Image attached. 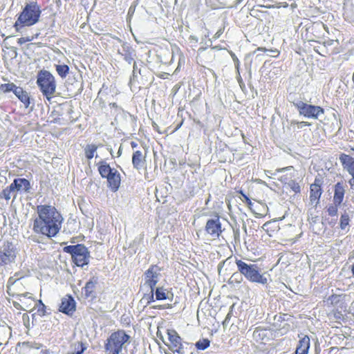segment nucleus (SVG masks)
I'll list each match as a JSON object with an SVG mask.
<instances>
[{"mask_svg":"<svg viewBox=\"0 0 354 354\" xmlns=\"http://www.w3.org/2000/svg\"><path fill=\"white\" fill-rule=\"evenodd\" d=\"M243 198H245V202L247 203L248 206L251 208V206L252 205V203L251 202V201L249 199V198L243 194Z\"/></svg>","mask_w":354,"mask_h":354,"instance_id":"79ce46f5","label":"nucleus"},{"mask_svg":"<svg viewBox=\"0 0 354 354\" xmlns=\"http://www.w3.org/2000/svg\"><path fill=\"white\" fill-rule=\"evenodd\" d=\"M243 0H236V3H241Z\"/></svg>","mask_w":354,"mask_h":354,"instance_id":"bf43d9fd","label":"nucleus"},{"mask_svg":"<svg viewBox=\"0 0 354 354\" xmlns=\"http://www.w3.org/2000/svg\"><path fill=\"white\" fill-rule=\"evenodd\" d=\"M112 169L113 168L104 160H101L98 163V171L102 178L109 176Z\"/></svg>","mask_w":354,"mask_h":354,"instance_id":"a878e982","label":"nucleus"},{"mask_svg":"<svg viewBox=\"0 0 354 354\" xmlns=\"http://www.w3.org/2000/svg\"><path fill=\"white\" fill-rule=\"evenodd\" d=\"M310 124L308 122H298L296 120H290L289 122L288 129L292 130L293 131H297L300 129H302L305 127L310 126Z\"/></svg>","mask_w":354,"mask_h":354,"instance_id":"cd10ccee","label":"nucleus"},{"mask_svg":"<svg viewBox=\"0 0 354 354\" xmlns=\"http://www.w3.org/2000/svg\"><path fill=\"white\" fill-rule=\"evenodd\" d=\"M232 58L234 62H235V66L237 69H239V61L238 58L234 55V54L232 55Z\"/></svg>","mask_w":354,"mask_h":354,"instance_id":"c03bdc74","label":"nucleus"},{"mask_svg":"<svg viewBox=\"0 0 354 354\" xmlns=\"http://www.w3.org/2000/svg\"><path fill=\"white\" fill-rule=\"evenodd\" d=\"M169 344H166L170 350L174 353L182 354L183 347L181 343V338L174 330H167Z\"/></svg>","mask_w":354,"mask_h":354,"instance_id":"9d476101","label":"nucleus"},{"mask_svg":"<svg viewBox=\"0 0 354 354\" xmlns=\"http://www.w3.org/2000/svg\"><path fill=\"white\" fill-rule=\"evenodd\" d=\"M189 41H190L191 42H193V41H194V42H195V43H197V42H198V39L197 37H196V36H194V35H191V36L189 37Z\"/></svg>","mask_w":354,"mask_h":354,"instance_id":"09e8293b","label":"nucleus"},{"mask_svg":"<svg viewBox=\"0 0 354 354\" xmlns=\"http://www.w3.org/2000/svg\"><path fill=\"white\" fill-rule=\"evenodd\" d=\"M153 309H165L167 308H169V305H158V306H153L151 307Z\"/></svg>","mask_w":354,"mask_h":354,"instance_id":"37998d69","label":"nucleus"},{"mask_svg":"<svg viewBox=\"0 0 354 354\" xmlns=\"http://www.w3.org/2000/svg\"><path fill=\"white\" fill-rule=\"evenodd\" d=\"M205 230L212 236L218 237L222 232L219 217L216 216L214 218L209 219L205 225Z\"/></svg>","mask_w":354,"mask_h":354,"instance_id":"ddd939ff","label":"nucleus"},{"mask_svg":"<svg viewBox=\"0 0 354 354\" xmlns=\"http://www.w3.org/2000/svg\"><path fill=\"white\" fill-rule=\"evenodd\" d=\"M160 275V268L156 265L151 266L145 272V284L153 290Z\"/></svg>","mask_w":354,"mask_h":354,"instance_id":"1a4fd4ad","label":"nucleus"},{"mask_svg":"<svg viewBox=\"0 0 354 354\" xmlns=\"http://www.w3.org/2000/svg\"><path fill=\"white\" fill-rule=\"evenodd\" d=\"M223 34V30L221 29L218 30L214 36V39H218Z\"/></svg>","mask_w":354,"mask_h":354,"instance_id":"de8ad7c7","label":"nucleus"},{"mask_svg":"<svg viewBox=\"0 0 354 354\" xmlns=\"http://www.w3.org/2000/svg\"><path fill=\"white\" fill-rule=\"evenodd\" d=\"M75 310V301L71 296L64 297L59 306V310L66 314L73 313Z\"/></svg>","mask_w":354,"mask_h":354,"instance_id":"4468645a","label":"nucleus"},{"mask_svg":"<svg viewBox=\"0 0 354 354\" xmlns=\"http://www.w3.org/2000/svg\"><path fill=\"white\" fill-rule=\"evenodd\" d=\"M210 345V341L207 339H202L198 340L195 346L198 350H205Z\"/></svg>","mask_w":354,"mask_h":354,"instance_id":"7c9ffc66","label":"nucleus"},{"mask_svg":"<svg viewBox=\"0 0 354 354\" xmlns=\"http://www.w3.org/2000/svg\"><path fill=\"white\" fill-rule=\"evenodd\" d=\"M287 180H288L287 177L282 176L281 178V181L287 184L288 187H290L295 193L297 194V193L300 192V191H301L300 186L298 183H297L294 180H290L288 182H287Z\"/></svg>","mask_w":354,"mask_h":354,"instance_id":"bb28decb","label":"nucleus"},{"mask_svg":"<svg viewBox=\"0 0 354 354\" xmlns=\"http://www.w3.org/2000/svg\"><path fill=\"white\" fill-rule=\"evenodd\" d=\"M350 270L351 271L353 277H354V263L350 266Z\"/></svg>","mask_w":354,"mask_h":354,"instance_id":"8fccbe9b","label":"nucleus"},{"mask_svg":"<svg viewBox=\"0 0 354 354\" xmlns=\"http://www.w3.org/2000/svg\"><path fill=\"white\" fill-rule=\"evenodd\" d=\"M30 346L35 349H39L42 346V344L37 342H31L30 343Z\"/></svg>","mask_w":354,"mask_h":354,"instance_id":"ea45409f","label":"nucleus"},{"mask_svg":"<svg viewBox=\"0 0 354 354\" xmlns=\"http://www.w3.org/2000/svg\"><path fill=\"white\" fill-rule=\"evenodd\" d=\"M236 264L239 272L251 282L265 285L268 283V279L263 274H261L259 267L256 264H248L240 260H236Z\"/></svg>","mask_w":354,"mask_h":354,"instance_id":"7ed1b4c3","label":"nucleus"},{"mask_svg":"<svg viewBox=\"0 0 354 354\" xmlns=\"http://www.w3.org/2000/svg\"><path fill=\"white\" fill-rule=\"evenodd\" d=\"M293 104L298 109L299 114L306 118L316 119L320 114L324 113V109L322 107L308 104L301 100L294 102Z\"/></svg>","mask_w":354,"mask_h":354,"instance_id":"0eeeda50","label":"nucleus"},{"mask_svg":"<svg viewBox=\"0 0 354 354\" xmlns=\"http://www.w3.org/2000/svg\"><path fill=\"white\" fill-rule=\"evenodd\" d=\"M155 295L157 300L171 299L173 297V294L163 287L157 288L155 291Z\"/></svg>","mask_w":354,"mask_h":354,"instance_id":"b1692460","label":"nucleus"},{"mask_svg":"<svg viewBox=\"0 0 354 354\" xmlns=\"http://www.w3.org/2000/svg\"><path fill=\"white\" fill-rule=\"evenodd\" d=\"M129 338L123 330L113 333L105 344L106 351L110 354H120L122 347L129 342Z\"/></svg>","mask_w":354,"mask_h":354,"instance_id":"39448f33","label":"nucleus"},{"mask_svg":"<svg viewBox=\"0 0 354 354\" xmlns=\"http://www.w3.org/2000/svg\"><path fill=\"white\" fill-rule=\"evenodd\" d=\"M339 205H335V203L333 205H330L327 208V212L328 215L330 216H337V211H338V207Z\"/></svg>","mask_w":354,"mask_h":354,"instance_id":"f704fd0d","label":"nucleus"},{"mask_svg":"<svg viewBox=\"0 0 354 354\" xmlns=\"http://www.w3.org/2000/svg\"><path fill=\"white\" fill-rule=\"evenodd\" d=\"M16 185L17 184L15 185V180H14L8 187H6L12 192V194H13L14 198H16L17 192H19L18 190H17Z\"/></svg>","mask_w":354,"mask_h":354,"instance_id":"e433bc0d","label":"nucleus"},{"mask_svg":"<svg viewBox=\"0 0 354 354\" xmlns=\"http://www.w3.org/2000/svg\"><path fill=\"white\" fill-rule=\"evenodd\" d=\"M40 7L36 2L27 3L19 14L15 23V27L18 30L19 27L31 26L37 24L41 15Z\"/></svg>","mask_w":354,"mask_h":354,"instance_id":"f03ea898","label":"nucleus"},{"mask_svg":"<svg viewBox=\"0 0 354 354\" xmlns=\"http://www.w3.org/2000/svg\"><path fill=\"white\" fill-rule=\"evenodd\" d=\"M238 80H239V82L240 84V86H241V84H243L241 78L240 77Z\"/></svg>","mask_w":354,"mask_h":354,"instance_id":"4d7b16f0","label":"nucleus"},{"mask_svg":"<svg viewBox=\"0 0 354 354\" xmlns=\"http://www.w3.org/2000/svg\"><path fill=\"white\" fill-rule=\"evenodd\" d=\"M131 145L133 148H134L136 147L138 145L135 142H131Z\"/></svg>","mask_w":354,"mask_h":354,"instance_id":"3c124183","label":"nucleus"},{"mask_svg":"<svg viewBox=\"0 0 354 354\" xmlns=\"http://www.w3.org/2000/svg\"><path fill=\"white\" fill-rule=\"evenodd\" d=\"M37 84L42 94L50 100L55 93V77L48 71L41 70L37 74Z\"/></svg>","mask_w":354,"mask_h":354,"instance_id":"20e7f679","label":"nucleus"},{"mask_svg":"<svg viewBox=\"0 0 354 354\" xmlns=\"http://www.w3.org/2000/svg\"><path fill=\"white\" fill-rule=\"evenodd\" d=\"M14 94L17 98L25 105L26 108H28L30 104V97L28 93L23 90L22 88L17 86L15 89Z\"/></svg>","mask_w":354,"mask_h":354,"instance_id":"412c9836","label":"nucleus"},{"mask_svg":"<svg viewBox=\"0 0 354 354\" xmlns=\"http://www.w3.org/2000/svg\"><path fill=\"white\" fill-rule=\"evenodd\" d=\"M87 348L85 344L80 342H75L71 344L70 348L66 354H82Z\"/></svg>","mask_w":354,"mask_h":354,"instance_id":"4be33fe9","label":"nucleus"},{"mask_svg":"<svg viewBox=\"0 0 354 354\" xmlns=\"http://www.w3.org/2000/svg\"><path fill=\"white\" fill-rule=\"evenodd\" d=\"M12 196H13V194L7 188H5L0 194V197L2 198H5L6 201L10 200Z\"/></svg>","mask_w":354,"mask_h":354,"instance_id":"c9c22d12","label":"nucleus"},{"mask_svg":"<svg viewBox=\"0 0 354 354\" xmlns=\"http://www.w3.org/2000/svg\"><path fill=\"white\" fill-rule=\"evenodd\" d=\"M42 353H43V354H49V352L47 350L42 351Z\"/></svg>","mask_w":354,"mask_h":354,"instance_id":"13d9d810","label":"nucleus"},{"mask_svg":"<svg viewBox=\"0 0 354 354\" xmlns=\"http://www.w3.org/2000/svg\"><path fill=\"white\" fill-rule=\"evenodd\" d=\"M349 223V216L346 212L342 214L340 218V227L342 230H344Z\"/></svg>","mask_w":354,"mask_h":354,"instance_id":"473e14b6","label":"nucleus"},{"mask_svg":"<svg viewBox=\"0 0 354 354\" xmlns=\"http://www.w3.org/2000/svg\"><path fill=\"white\" fill-rule=\"evenodd\" d=\"M118 53L129 64L133 62L134 50L129 44H123L121 48L118 49Z\"/></svg>","mask_w":354,"mask_h":354,"instance_id":"2eb2a0df","label":"nucleus"},{"mask_svg":"<svg viewBox=\"0 0 354 354\" xmlns=\"http://www.w3.org/2000/svg\"><path fill=\"white\" fill-rule=\"evenodd\" d=\"M344 194L345 189L344 185L340 183H337L335 185L333 203L337 205H339L343 201Z\"/></svg>","mask_w":354,"mask_h":354,"instance_id":"a211bd4d","label":"nucleus"},{"mask_svg":"<svg viewBox=\"0 0 354 354\" xmlns=\"http://www.w3.org/2000/svg\"><path fill=\"white\" fill-rule=\"evenodd\" d=\"M145 158L146 156L143 155L142 151L139 150L134 151L132 156V164L133 167L137 170L143 168L146 162Z\"/></svg>","mask_w":354,"mask_h":354,"instance_id":"dca6fc26","label":"nucleus"},{"mask_svg":"<svg viewBox=\"0 0 354 354\" xmlns=\"http://www.w3.org/2000/svg\"><path fill=\"white\" fill-rule=\"evenodd\" d=\"M322 189L319 184L317 183V180L310 185V199L312 203L315 201L316 204L322 195Z\"/></svg>","mask_w":354,"mask_h":354,"instance_id":"6ab92c4d","label":"nucleus"},{"mask_svg":"<svg viewBox=\"0 0 354 354\" xmlns=\"http://www.w3.org/2000/svg\"><path fill=\"white\" fill-rule=\"evenodd\" d=\"M137 76V66L136 62L133 64V77L131 78V82H132L135 77Z\"/></svg>","mask_w":354,"mask_h":354,"instance_id":"58836bf2","label":"nucleus"},{"mask_svg":"<svg viewBox=\"0 0 354 354\" xmlns=\"http://www.w3.org/2000/svg\"><path fill=\"white\" fill-rule=\"evenodd\" d=\"M118 153L119 156L121 154V149L120 148L119 149Z\"/></svg>","mask_w":354,"mask_h":354,"instance_id":"052dcab7","label":"nucleus"},{"mask_svg":"<svg viewBox=\"0 0 354 354\" xmlns=\"http://www.w3.org/2000/svg\"><path fill=\"white\" fill-rule=\"evenodd\" d=\"M120 175L118 171L117 173H115V174L112 175V177L108 180V184L110 189L115 192L118 189L120 185Z\"/></svg>","mask_w":354,"mask_h":354,"instance_id":"393cba45","label":"nucleus"},{"mask_svg":"<svg viewBox=\"0 0 354 354\" xmlns=\"http://www.w3.org/2000/svg\"><path fill=\"white\" fill-rule=\"evenodd\" d=\"M97 147L95 145H86L84 151L85 156L87 159L90 160L94 157V154L96 152Z\"/></svg>","mask_w":354,"mask_h":354,"instance_id":"c756f323","label":"nucleus"},{"mask_svg":"<svg viewBox=\"0 0 354 354\" xmlns=\"http://www.w3.org/2000/svg\"><path fill=\"white\" fill-rule=\"evenodd\" d=\"M17 86L14 83L2 84L0 85V90L4 93L12 91L15 92V89Z\"/></svg>","mask_w":354,"mask_h":354,"instance_id":"2f4dec72","label":"nucleus"},{"mask_svg":"<svg viewBox=\"0 0 354 354\" xmlns=\"http://www.w3.org/2000/svg\"><path fill=\"white\" fill-rule=\"evenodd\" d=\"M64 252L71 254L77 266L83 267L89 262L90 253L82 244L66 246L64 248Z\"/></svg>","mask_w":354,"mask_h":354,"instance_id":"423d86ee","label":"nucleus"},{"mask_svg":"<svg viewBox=\"0 0 354 354\" xmlns=\"http://www.w3.org/2000/svg\"><path fill=\"white\" fill-rule=\"evenodd\" d=\"M16 258L15 250L12 243L4 245L0 251V266L8 265L15 261Z\"/></svg>","mask_w":354,"mask_h":354,"instance_id":"f8f14e48","label":"nucleus"},{"mask_svg":"<svg viewBox=\"0 0 354 354\" xmlns=\"http://www.w3.org/2000/svg\"><path fill=\"white\" fill-rule=\"evenodd\" d=\"M41 304H43V302L41 301V300H39L37 304H36L37 305V307L39 305H41Z\"/></svg>","mask_w":354,"mask_h":354,"instance_id":"6e6d98bb","label":"nucleus"},{"mask_svg":"<svg viewBox=\"0 0 354 354\" xmlns=\"http://www.w3.org/2000/svg\"><path fill=\"white\" fill-rule=\"evenodd\" d=\"M37 216L35 218L32 230L48 238L55 236L62 227L64 218L57 209L52 205L37 206Z\"/></svg>","mask_w":354,"mask_h":354,"instance_id":"f257e3e1","label":"nucleus"},{"mask_svg":"<svg viewBox=\"0 0 354 354\" xmlns=\"http://www.w3.org/2000/svg\"><path fill=\"white\" fill-rule=\"evenodd\" d=\"M24 42V38H20L19 39V44H23Z\"/></svg>","mask_w":354,"mask_h":354,"instance_id":"864d4df0","label":"nucleus"},{"mask_svg":"<svg viewBox=\"0 0 354 354\" xmlns=\"http://www.w3.org/2000/svg\"><path fill=\"white\" fill-rule=\"evenodd\" d=\"M37 314L42 317L44 316L46 314V306L44 304H41V305L38 306L37 307Z\"/></svg>","mask_w":354,"mask_h":354,"instance_id":"4c0bfd02","label":"nucleus"},{"mask_svg":"<svg viewBox=\"0 0 354 354\" xmlns=\"http://www.w3.org/2000/svg\"><path fill=\"white\" fill-rule=\"evenodd\" d=\"M310 348V338L307 335L300 337L295 354H308Z\"/></svg>","mask_w":354,"mask_h":354,"instance_id":"f3484780","label":"nucleus"},{"mask_svg":"<svg viewBox=\"0 0 354 354\" xmlns=\"http://www.w3.org/2000/svg\"><path fill=\"white\" fill-rule=\"evenodd\" d=\"M19 192H29L30 189V182L26 178H15V185Z\"/></svg>","mask_w":354,"mask_h":354,"instance_id":"5701e85b","label":"nucleus"},{"mask_svg":"<svg viewBox=\"0 0 354 354\" xmlns=\"http://www.w3.org/2000/svg\"><path fill=\"white\" fill-rule=\"evenodd\" d=\"M292 169H293V167L289 166V167L278 169H277V172H283V171H286L292 170Z\"/></svg>","mask_w":354,"mask_h":354,"instance_id":"a19ab883","label":"nucleus"},{"mask_svg":"<svg viewBox=\"0 0 354 354\" xmlns=\"http://www.w3.org/2000/svg\"><path fill=\"white\" fill-rule=\"evenodd\" d=\"M150 293L145 295L141 299V301H146L147 304L154 301V290L150 289Z\"/></svg>","mask_w":354,"mask_h":354,"instance_id":"72a5a7b5","label":"nucleus"},{"mask_svg":"<svg viewBox=\"0 0 354 354\" xmlns=\"http://www.w3.org/2000/svg\"><path fill=\"white\" fill-rule=\"evenodd\" d=\"M153 127L156 130L158 131V125L156 123H153Z\"/></svg>","mask_w":354,"mask_h":354,"instance_id":"5fc2aeb1","label":"nucleus"},{"mask_svg":"<svg viewBox=\"0 0 354 354\" xmlns=\"http://www.w3.org/2000/svg\"><path fill=\"white\" fill-rule=\"evenodd\" d=\"M97 283V279L94 277L86 282L85 286L83 288V292L86 297H90L93 296Z\"/></svg>","mask_w":354,"mask_h":354,"instance_id":"aec40b11","label":"nucleus"},{"mask_svg":"<svg viewBox=\"0 0 354 354\" xmlns=\"http://www.w3.org/2000/svg\"><path fill=\"white\" fill-rule=\"evenodd\" d=\"M19 283H21L19 280L13 281L12 279L10 278L8 281V292L9 295H12V296L16 295L18 298V300L21 303H22L24 305H25L26 307V308H24L19 302L13 301V306H15V308H17L18 310H28L27 308L28 306L26 304V302L24 301L22 298L27 297L28 299L33 301V299L32 297V294H30V292H25V293H22V294L15 293V292H12V289L14 288V287L15 286L18 285Z\"/></svg>","mask_w":354,"mask_h":354,"instance_id":"6e6552de","label":"nucleus"},{"mask_svg":"<svg viewBox=\"0 0 354 354\" xmlns=\"http://www.w3.org/2000/svg\"><path fill=\"white\" fill-rule=\"evenodd\" d=\"M231 317V315H230V313H228L225 319V320L223 321V324L225 326V325H227L229 322V320Z\"/></svg>","mask_w":354,"mask_h":354,"instance_id":"49530a36","label":"nucleus"},{"mask_svg":"<svg viewBox=\"0 0 354 354\" xmlns=\"http://www.w3.org/2000/svg\"><path fill=\"white\" fill-rule=\"evenodd\" d=\"M117 171H118L116 169H112L109 176H105L104 178H106L107 180H109L112 177V175L115 174V173H117Z\"/></svg>","mask_w":354,"mask_h":354,"instance_id":"a18cd8bd","label":"nucleus"},{"mask_svg":"<svg viewBox=\"0 0 354 354\" xmlns=\"http://www.w3.org/2000/svg\"><path fill=\"white\" fill-rule=\"evenodd\" d=\"M339 161L342 165L351 176V178L348 180V183L351 188L354 187V158L349 155L342 153L339 156Z\"/></svg>","mask_w":354,"mask_h":354,"instance_id":"9b49d317","label":"nucleus"},{"mask_svg":"<svg viewBox=\"0 0 354 354\" xmlns=\"http://www.w3.org/2000/svg\"><path fill=\"white\" fill-rule=\"evenodd\" d=\"M55 69L62 79L66 78L69 73V67L66 64H56Z\"/></svg>","mask_w":354,"mask_h":354,"instance_id":"c85d7f7f","label":"nucleus"},{"mask_svg":"<svg viewBox=\"0 0 354 354\" xmlns=\"http://www.w3.org/2000/svg\"><path fill=\"white\" fill-rule=\"evenodd\" d=\"M110 106H111V107H114V108L118 107V106H117L116 103H111V104H110Z\"/></svg>","mask_w":354,"mask_h":354,"instance_id":"603ef678","label":"nucleus"}]
</instances>
